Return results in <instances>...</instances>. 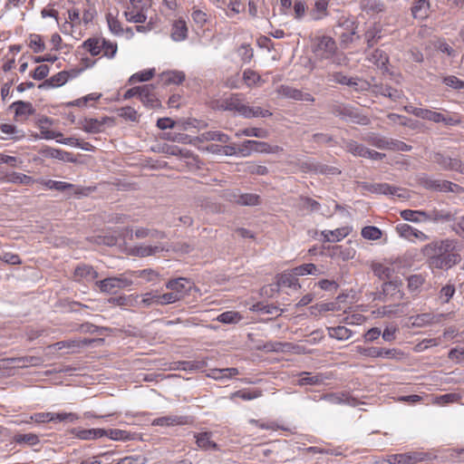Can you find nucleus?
I'll list each match as a JSON object with an SVG mask.
<instances>
[{"label": "nucleus", "instance_id": "nucleus-1", "mask_svg": "<svg viewBox=\"0 0 464 464\" xmlns=\"http://www.w3.org/2000/svg\"><path fill=\"white\" fill-rule=\"evenodd\" d=\"M421 254L427 257L430 267L438 269H449L461 260L458 242L450 238L435 240L423 246Z\"/></svg>", "mask_w": 464, "mask_h": 464}, {"label": "nucleus", "instance_id": "nucleus-2", "mask_svg": "<svg viewBox=\"0 0 464 464\" xmlns=\"http://www.w3.org/2000/svg\"><path fill=\"white\" fill-rule=\"evenodd\" d=\"M219 108L224 111H231L239 113L245 118H266L272 115L268 110L261 107H250L243 102L240 94H232L220 102Z\"/></svg>", "mask_w": 464, "mask_h": 464}, {"label": "nucleus", "instance_id": "nucleus-3", "mask_svg": "<svg viewBox=\"0 0 464 464\" xmlns=\"http://www.w3.org/2000/svg\"><path fill=\"white\" fill-rule=\"evenodd\" d=\"M85 53L92 56H99L112 59L117 53L118 45L116 43L106 40L103 37H91L85 40L80 46Z\"/></svg>", "mask_w": 464, "mask_h": 464}, {"label": "nucleus", "instance_id": "nucleus-4", "mask_svg": "<svg viewBox=\"0 0 464 464\" xmlns=\"http://www.w3.org/2000/svg\"><path fill=\"white\" fill-rule=\"evenodd\" d=\"M410 113L422 120L430 121L435 123H444L449 126L459 125L461 122L460 116L458 113L444 114L441 112L434 111L429 109L423 108H411L407 110Z\"/></svg>", "mask_w": 464, "mask_h": 464}, {"label": "nucleus", "instance_id": "nucleus-5", "mask_svg": "<svg viewBox=\"0 0 464 464\" xmlns=\"http://www.w3.org/2000/svg\"><path fill=\"white\" fill-rule=\"evenodd\" d=\"M151 6L152 0H129L124 16L130 23L143 24L149 17Z\"/></svg>", "mask_w": 464, "mask_h": 464}, {"label": "nucleus", "instance_id": "nucleus-6", "mask_svg": "<svg viewBox=\"0 0 464 464\" xmlns=\"http://www.w3.org/2000/svg\"><path fill=\"white\" fill-rule=\"evenodd\" d=\"M283 149L279 146H271L264 141H257L248 140L244 141L238 146V152L243 157H247L252 151L262 152V153H277L282 151Z\"/></svg>", "mask_w": 464, "mask_h": 464}, {"label": "nucleus", "instance_id": "nucleus-7", "mask_svg": "<svg viewBox=\"0 0 464 464\" xmlns=\"http://www.w3.org/2000/svg\"><path fill=\"white\" fill-rule=\"evenodd\" d=\"M102 292L114 294L118 289H124L132 285V280L125 276L108 277L96 282Z\"/></svg>", "mask_w": 464, "mask_h": 464}, {"label": "nucleus", "instance_id": "nucleus-8", "mask_svg": "<svg viewBox=\"0 0 464 464\" xmlns=\"http://www.w3.org/2000/svg\"><path fill=\"white\" fill-rule=\"evenodd\" d=\"M82 72V69H71L68 71H61L50 78L46 79L39 88H58L64 85L69 80L78 77Z\"/></svg>", "mask_w": 464, "mask_h": 464}, {"label": "nucleus", "instance_id": "nucleus-9", "mask_svg": "<svg viewBox=\"0 0 464 464\" xmlns=\"http://www.w3.org/2000/svg\"><path fill=\"white\" fill-rule=\"evenodd\" d=\"M30 420L34 421L35 423H47V422H62V421H70L73 422L79 420V416L73 412H36L31 415Z\"/></svg>", "mask_w": 464, "mask_h": 464}, {"label": "nucleus", "instance_id": "nucleus-10", "mask_svg": "<svg viewBox=\"0 0 464 464\" xmlns=\"http://www.w3.org/2000/svg\"><path fill=\"white\" fill-rule=\"evenodd\" d=\"M336 49V43L330 36H317L314 41V53L321 58H331L335 53Z\"/></svg>", "mask_w": 464, "mask_h": 464}, {"label": "nucleus", "instance_id": "nucleus-11", "mask_svg": "<svg viewBox=\"0 0 464 464\" xmlns=\"http://www.w3.org/2000/svg\"><path fill=\"white\" fill-rule=\"evenodd\" d=\"M432 161L441 169L457 171L464 174V164L458 158H451L443 153L438 152L433 155Z\"/></svg>", "mask_w": 464, "mask_h": 464}, {"label": "nucleus", "instance_id": "nucleus-12", "mask_svg": "<svg viewBox=\"0 0 464 464\" xmlns=\"http://www.w3.org/2000/svg\"><path fill=\"white\" fill-rule=\"evenodd\" d=\"M356 352L363 356L371 358L382 357L389 359H396L402 354V353L397 349H385L381 347H363L361 345L356 346Z\"/></svg>", "mask_w": 464, "mask_h": 464}, {"label": "nucleus", "instance_id": "nucleus-13", "mask_svg": "<svg viewBox=\"0 0 464 464\" xmlns=\"http://www.w3.org/2000/svg\"><path fill=\"white\" fill-rule=\"evenodd\" d=\"M426 459V454L422 452L410 451L406 453L392 454L387 457L390 464H414Z\"/></svg>", "mask_w": 464, "mask_h": 464}, {"label": "nucleus", "instance_id": "nucleus-14", "mask_svg": "<svg viewBox=\"0 0 464 464\" xmlns=\"http://www.w3.org/2000/svg\"><path fill=\"white\" fill-rule=\"evenodd\" d=\"M420 184L428 189L443 191V192H458L459 189V186L448 181V180H440V179H432L429 178H422L420 179Z\"/></svg>", "mask_w": 464, "mask_h": 464}, {"label": "nucleus", "instance_id": "nucleus-15", "mask_svg": "<svg viewBox=\"0 0 464 464\" xmlns=\"http://www.w3.org/2000/svg\"><path fill=\"white\" fill-rule=\"evenodd\" d=\"M396 231L400 237L411 242H415V240L423 242L429 238L425 233L406 223L398 224L396 226Z\"/></svg>", "mask_w": 464, "mask_h": 464}, {"label": "nucleus", "instance_id": "nucleus-16", "mask_svg": "<svg viewBox=\"0 0 464 464\" xmlns=\"http://www.w3.org/2000/svg\"><path fill=\"white\" fill-rule=\"evenodd\" d=\"M113 123V120L110 117H102V119L84 118L81 121V128L89 133H100L104 130L107 123Z\"/></svg>", "mask_w": 464, "mask_h": 464}, {"label": "nucleus", "instance_id": "nucleus-17", "mask_svg": "<svg viewBox=\"0 0 464 464\" xmlns=\"http://www.w3.org/2000/svg\"><path fill=\"white\" fill-rule=\"evenodd\" d=\"M139 99L148 108L157 109L161 107V102L156 96L155 88L151 84L141 85Z\"/></svg>", "mask_w": 464, "mask_h": 464}, {"label": "nucleus", "instance_id": "nucleus-18", "mask_svg": "<svg viewBox=\"0 0 464 464\" xmlns=\"http://www.w3.org/2000/svg\"><path fill=\"white\" fill-rule=\"evenodd\" d=\"M445 315L443 314L435 315L431 313H424L411 316L410 320L413 327H424L435 323H440Z\"/></svg>", "mask_w": 464, "mask_h": 464}, {"label": "nucleus", "instance_id": "nucleus-19", "mask_svg": "<svg viewBox=\"0 0 464 464\" xmlns=\"http://www.w3.org/2000/svg\"><path fill=\"white\" fill-rule=\"evenodd\" d=\"M353 228L349 226L338 227L334 230H323L321 236L324 237V242H339L348 237Z\"/></svg>", "mask_w": 464, "mask_h": 464}, {"label": "nucleus", "instance_id": "nucleus-20", "mask_svg": "<svg viewBox=\"0 0 464 464\" xmlns=\"http://www.w3.org/2000/svg\"><path fill=\"white\" fill-rule=\"evenodd\" d=\"M276 92L281 97L293 99V100H296V101H302V100L312 101L313 100L310 94H308V93L304 94L302 92V91L293 88L288 85H280L276 89Z\"/></svg>", "mask_w": 464, "mask_h": 464}, {"label": "nucleus", "instance_id": "nucleus-21", "mask_svg": "<svg viewBox=\"0 0 464 464\" xmlns=\"http://www.w3.org/2000/svg\"><path fill=\"white\" fill-rule=\"evenodd\" d=\"M188 423V417L179 415H168L157 418L152 420L153 426L170 427L183 426Z\"/></svg>", "mask_w": 464, "mask_h": 464}, {"label": "nucleus", "instance_id": "nucleus-22", "mask_svg": "<svg viewBox=\"0 0 464 464\" xmlns=\"http://www.w3.org/2000/svg\"><path fill=\"white\" fill-rule=\"evenodd\" d=\"M11 108L14 111L17 120L24 121L34 113L33 104L29 102L17 101L12 103Z\"/></svg>", "mask_w": 464, "mask_h": 464}, {"label": "nucleus", "instance_id": "nucleus-23", "mask_svg": "<svg viewBox=\"0 0 464 464\" xmlns=\"http://www.w3.org/2000/svg\"><path fill=\"white\" fill-rule=\"evenodd\" d=\"M296 276H297L294 274L293 269L291 271H285L277 275V285L279 287H289L295 290H298L301 288V285L299 284Z\"/></svg>", "mask_w": 464, "mask_h": 464}, {"label": "nucleus", "instance_id": "nucleus-24", "mask_svg": "<svg viewBox=\"0 0 464 464\" xmlns=\"http://www.w3.org/2000/svg\"><path fill=\"white\" fill-rule=\"evenodd\" d=\"M372 192L383 194L392 197L405 198L406 191L402 188L392 187L387 183L376 184L372 186Z\"/></svg>", "mask_w": 464, "mask_h": 464}, {"label": "nucleus", "instance_id": "nucleus-25", "mask_svg": "<svg viewBox=\"0 0 464 464\" xmlns=\"http://www.w3.org/2000/svg\"><path fill=\"white\" fill-rule=\"evenodd\" d=\"M186 75L182 71H167L160 75V81L164 85H179L185 81Z\"/></svg>", "mask_w": 464, "mask_h": 464}, {"label": "nucleus", "instance_id": "nucleus-26", "mask_svg": "<svg viewBox=\"0 0 464 464\" xmlns=\"http://www.w3.org/2000/svg\"><path fill=\"white\" fill-rule=\"evenodd\" d=\"M188 35V26L183 19L175 20L171 26L170 36L176 42L183 41Z\"/></svg>", "mask_w": 464, "mask_h": 464}, {"label": "nucleus", "instance_id": "nucleus-27", "mask_svg": "<svg viewBox=\"0 0 464 464\" xmlns=\"http://www.w3.org/2000/svg\"><path fill=\"white\" fill-rule=\"evenodd\" d=\"M328 0H316L309 14L312 20H322L328 15Z\"/></svg>", "mask_w": 464, "mask_h": 464}, {"label": "nucleus", "instance_id": "nucleus-28", "mask_svg": "<svg viewBox=\"0 0 464 464\" xmlns=\"http://www.w3.org/2000/svg\"><path fill=\"white\" fill-rule=\"evenodd\" d=\"M50 124L51 121L47 117L39 120L38 127L40 130L41 137L45 140H53L63 137L61 132L51 130Z\"/></svg>", "mask_w": 464, "mask_h": 464}, {"label": "nucleus", "instance_id": "nucleus-29", "mask_svg": "<svg viewBox=\"0 0 464 464\" xmlns=\"http://www.w3.org/2000/svg\"><path fill=\"white\" fill-rule=\"evenodd\" d=\"M430 4V0H414L411 13L414 18L423 19L428 16Z\"/></svg>", "mask_w": 464, "mask_h": 464}, {"label": "nucleus", "instance_id": "nucleus-30", "mask_svg": "<svg viewBox=\"0 0 464 464\" xmlns=\"http://www.w3.org/2000/svg\"><path fill=\"white\" fill-rule=\"evenodd\" d=\"M27 45L34 53H43L46 49L44 37L38 34H30L28 35Z\"/></svg>", "mask_w": 464, "mask_h": 464}, {"label": "nucleus", "instance_id": "nucleus-31", "mask_svg": "<svg viewBox=\"0 0 464 464\" xmlns=\"http://www.w3.org/2000/svg\"><path fill=\"white\" fill-rule=\"evenodd\" d=\"M259 196L253 193L234 195L231 201L241 206H256L259 204Z\"/></svg>", "mask_w": 464, "mask_h": 464}, {"label": "nucleus", "instance_id": "nucleus-32", "mask_svg": "<svg viewBox=\"0 0 464 464\" xmlns=\"http://www.w3.org/2000/svg\"><path fill=\"white\" fill-rule=\"evenodd\" d=\"M372 269L376 276L382 280L391 279L394 274V269L382 263L372 264Z\"/></svg>", "mask_w": 464, "mask_h": 464}, {"label": "nucleus", "instance_id": "nucleus-33", "mask_svg": "<svg viewBox=\"0 0 464 464\" xmlns=\"http://www.w3.org/2000/svg\"><path fill=\"white\" fill-rule=\"evenodd\" d=\"M74 276L77 279H95L97 278L98 274L92 268V266L88 265H81L75 268Z\"/></svg>", "mask_w": 464, "mask_h": 464}, {"label": "nucleus", "instance_id": "nucleus-34", "mask_svg": "<svg viewBox=\"0 0 464 464\" xmlns=\"http://www.w3.org/2000/svg\"><path fill=\"white\" fill-rule=\"evenodd\" d=\"M196 442L198 446L203 450H216L218 445L211 440L210 432H201L196 435Z\"/></svg>", "mask_w": 464, "mask_h": 464}, {"label": "nucleus", "instance_id": "nucleus-35", "mask_svg": "<svg viewBox=\"0 0 464 464\" xmlns=\"http://www.w3.org/2000/svg\"><path fill=\"white\" fill-rule=\"evenodd\" d=\"M5 180L6 182H11V183H14V184H23V185H26V186L31 185L34 182V179L32 177L27 176L23 173H19V172H12L10 174H7L5 177Z\"/></svg>", "mask_w": 464, "mask_h": 464}, {"label": "nucleus", "instance_id": "nucleus-36", "mask_svg": "<svg viewBox=\"0 0 464 464\" xmlns=\"http://www.w3.org/2000/svg\"><path fill=\"white\" fill-rule=\"evenodd\" d=\"M293 272L297 276H305V275H313V276L321 275V272L319 271L317 266L313 263L303 264L301 266H298L293 268Z\"/></svg>", "mask_w": 464, "mask_h": 464}, {"label": "nucleus", "instance_id": "nucleus-37", "mask_svg": "<svg viewBox=\"0 0 464 464\" xmlns=\"http://www.w3.org/2000/svg\"><path fill=\"white\" fill-rule=\"evenodd\" d=\"M106 430L103 429H85L81 430L77 432V437L81 440H94L104 437Z\"/></svg>", "mask_w": 464, "mask_h": 464}, {"label": "nucleus", "instance_id": "nucleus-38", "mask_svg": "<svg viewBox=\"0 0 464 464\" xmlns=\"http://www.w3.org/2000/svg\"><path fill=\"white\" fill-rule=\"evenodd\" d=\"M45 186L51 189H56L59 191H64L66 189H73L75 194H82L83 188H74L72 184L63 182V181H56V180H48L45 182Z\"/></svg>", "mask_w": 464, "mask_h": 464}, {"label": "nucleus", "instance_id": "nucleus-39", "mask_svg": "<svg viewBox=\"0 0 464 464\" xmlns=\"http://www.w3.org/2000/svg\"><path fill=\"white\" fill-rule=\"evenodd\" d=\"M328 334L332 338L343 341L352 336V331L345 326L339 325L328 328Z\"/></svg>", "mask_w": 464, "mask_h": 464}, {"label": "nucleus", "instance_id": "nucleus-40", "mask_svg": "<svg viewBox=\"0 0 464 464\" xmlns=\"http://www.w3.org/2000/svg\"><path fill=\"white\" fill-rule=\"evenodd\" d=\"M298 383L300 385H319L324 382V377L321 373L311 375L309 372H303L300 375Z\"/></svg>", "mask_w": 464, "mask_h": 464}, {"label": "nucleus", "instance_id": "nucleus-41", "mask_svg": "<svg viewBox=\"0 0 464 464\" xmlns=\"http://www.w3.org/2000/svg\"><path fill=\"white\" fill-rule=\"evenodd\" d=\"M239 373L237 368L213 369L208 376L216 380L229 379Z\"/></svg>", "mask_w": 464, "mask_h": 464}, {"label": "nucleus", "instance_id": "nucleus-42", "mask_svg": "<svg viewBox=\"0 0 464 464\" xmlns=\"http://www.w3.org/2000/svg\"><path fill=\"white\" fill-rule=\"evenodd\" d=\"M188 281L186 278L180 277L168 282L167 288L174 292H179L180 298H182L188 288Z\"/></svg>", "mask_w": 464, "mask_h": 464}, {"label": "nucleus", "instance_id": "nucleus-43", "mask_svg": "<svg viewBox=\"0 0 464 464\" xmlns=\"http://www.w3.org/2000/svg\"><path fill=\"white\" fill-rule=\"evenodd\" d=\"M451 218H452V216L450 212L433 209L429 212L425 211L424 221H427V220L433 221V222L449 221L451 219Z\"/></svg>", "mask_w": 464, "mask_h": 464}, {"label": "nucleus", "instance_id": "nucleus-44", "mask_svg": "<svg viewBox=\"0 0 464 464\" xmlns=\"http://www.w3.org/2000/svg\"><path fill=\"white\" fill-rule=\"evenodd\" d=\"M206 366V362L203 361H182L177 362V370L182 371H199Z\"/></svg>", "mask_w": 464, "mask_h": 464}, {"label": "nucleus", "instance_id": "nucleus-45", "mask_svg": "<svg viewBox=\"0 0 464 464\" xmlns=\"http://www.w3.org/2000/svg\"><path fill=\"white\" fill-rule=\"evenodd\" d=\"M400 215L404 220L419 223L424 221L425 211L404 209L401 211Z\"/></svg>", "mask_w": 464, "mask_h": 464}, {"label": "nucleus", "instance_id": "nucleus-46", "mask_svg": "<svg viewBox=\"0 0 464 464\" xmlns=\"http://www.w3.org/2000/svg\"><path fill=\"white\" fill-rule=\"evenodd\" d=\"M242 319V314L237 311H227L217 317V320L223 324H237Z\"/></svg>", "mask_w": 464, "mask_h": 464}, {"label": "nucleus", "instance_id": "nucleus-47", "mask_svg": "<svg viewBox=\"0 0 464 464\" xmlns=\"http://www.w3.org/2000/svg\"><path fill=\"white\" fill-rule=\"evenodd\" d=\"M262 396L261 390H239L231 394V399L240 398L244 401H251Z\"/></svg>", "mask_w": 464, "mask_h": 464}, {"label": "nucleus", "instance_id": "nucleus-48", "mask_svg": "<svg viewBox=\"0 0 464 464\" xmlns=\"http://www.w3.org/2000/svg\"><path fill=\"white\" fill-rule=\"evenodd\" d=\"M345 150L354 156L363 157L370 153V150L356 141L351 140L346 142Z\"/></svg>", "mask_w": 464, "mask_h": 464}, {"label": "nucleus", "instance_id": "nucleus-49", "mask_svg": "<svg viewBox=\"0 0 464 464\" xmlns=\"http://www.w3.org/2000/svg\"><path fill=\"white\" fill-rule=\"evenodd\" d=\"M332 249L333 253L331 254V256H337L343 261L353 258L355 254V250L353 248L343 249L342 246H334L332 247Z\"/></svg>", "mask_w": 464, "mask_h": 464}, {"label": "nucleus", "instance_id": "nucleus-50", "mask_svg": "<svg viewBox=\"0 0 464 464\" xmlns=\"http://www.w3.org/2000/svg\"><path fill=\"white\" fill-rule=\"evenodd\" d=\"M155 69H147L140 72H138L134 74H132L130 79L129 82L133 84L139 82H147L153 78L155 75Z\"/></svg>", "mask_w": 464, "mask_h": 464}, {"label": "nucleus", "instance_id": "nucleus-51", "mask_svg": "<svg viewBox=\"0 0 464 464\" xmlns=\"http://www.w3.org/2000/svg\"><path fill=\"white\" fill-rule=\"evenodd\" d=\"M369 61L378 67H383L389 61L388 55L385 52L376 49L369 56Z\"/></svg>", "mask_w": 464, "mask_h": 464}, {"label": "nucleus", "instance_id": "nucleus-52", "mask_svg": "<svg viewBox=\"0 0 464 464\" xmlns=\"http://www.w3.org/2000/svg\"><path fill=\"white\" fill-rule=\"evenodd\" d=\"M135 237L136 238H145V237H151V238H164L165 234L161 231L154 230V229H149L145 227H140L135 230Z\"/></svg>", "mask_w": 464, "mask_h": 464}, {"label": "nucleus", "instance_id": "nucleus-53", "mask_svg": "<svg viewBox=\"0 0 464 464\" xmlns=\"http://www.w3.org/2000/svg\"><path fill=\"white\" fill-rule=\"evenodd\" d=\"M105 436L111 440L121 441H126L131 439V435L129 431L120 429H111L106 430Z\"/></svg>", "mask_w": 464, "mask_h": 464}, {"label": "nucleus", "instance_id": "nucleus-54", "mask_svg": "<svg viewBox=\"0 0 464 464\" xmlns=\"http://www.w3.org/2000/svg\"><path fill=\"white\" fill-rule=\"evenodd\" d=\"M248 136V137H256V138H267L269 133L266 130L261 128H246L240 132L237 133V136Z\"/></svg>", "mask_w": 464, "mask_h": 464}, {"label": "nucleus", "instance_id": "nucleus-55", "mask_svg": "<svg viewBox=\"0 0 464 464\" xmlns=\"http://www.w3.org/2000/svg\"><path fill=\"white\" fill-rule=\"evenodd\" d=\"M362 237L369 240H377L382 237V230L377 227L367 226L362 229Z\"/></svg>", "mask_w": 464, "mask_h": 464}, {"label": "nucleus", "instance_id": "nucleus-56", "mask_svg": "<svg viewBox=\"0 0 464 464\" xmlns=\"http://www.w3.org/2000/svg\"><path fill=\"white\" fill-rule=\"evenodd\" d=\"M163 249V247H160V246H137L133 249V253L138 256H140V257H145V256H151L157 252H160Z\"/></svg>", "mask_w": 464, "mask_h": 464}, {"label": "nucleus", "instance_id": "nucleus-57", "mask_svg": "<svg viewBox=\"0 0 464 464\" xmlns=\"http://www.w3.org/2000/svg\"><path fill=\"white\" fill-rule=\"evenodd\" d=\"M50 72V66L47 64H40L34 71L30 72L29 75L34 80L42 81L46 80L45 78L48 76Z\"/></svg>", "mask_w": 464, "mask_h": 464}, {"label": "nucleus", "instance_id": "nucleus-58", "mask_svg": "<svg viewBox=\"0 0 464 464\" xmlns=\"http://www.w3.org/2000/svg\"><path fill=\"white\" fill-rule=\"evenodd\" d=\"M243 80L248 87H252L262 81L261 76L251 69L244 71Z\"/></svg>", "mask_w": 464, "mask_h": 464}, {"label": "nucleus", "instance_id": "nucleus-59", "mask_svg": "<svg viewBox=\"0 0 464 464\" xmlns=\"http://www.w3.org/2000/svg\"><path fill=\"white\" fill-rule=\"evenodd\" d=\"M425 283V277L422 275H412L408 277V288L411 292H416Z\"/></svg>", "mask_w": 464, "mask_h": 464}, {"label": "nucleus", "instance_id": "nucleus-60", "mask_svg": "<svg viewBox=\"0 0 464 464\" xmlns=\"http://www.w3.org/2000/svg\"><path fill=\"white\" fill-rule=\"evenodd\" d=\"M118 115L127 121H138L139 115L137 111L130 106L122 107L118 110Z\"/></svg>", "mask_w": 464, "mask_h": 464}, {"label": "nucleus", "instance_id": "nucleus-61", "mask_svg": "<svg viewBox=\"0 0 464 464\" xmlns=\"http://www.w3.org/2000/svg\"><path fill=\"white\" fill-rule=\"evenodd\" d=\"M158 298V304H173L177 301H179L180 298V295L179 292H174L170 290V292L163 294L159 295Z\"/></svg>", "mask_w": 464, "mask_h": 464}, {"label": "nucleus", "instance_id": "nucleus-62", "mask_svg": "<svg viewBox=\"0 0 464 464\" xmlns=\"http://www.w3.org/2000/svg\"><path fill=\"white\" fill-rule=\"evenodd\" d=\"M245 171H246L250 174L260 175V176H264L268 173V169L266 166L257 165L254 162H247L246 164Z\"/></svg>", "mask_w": 464, "mask_h": 464}, {"label": "nucleus", "instance_id": "nucleus-63", "mask_svg": "<svg viewBox=\"0 0 464 464\" xmlns=\"http://www.w3.org/2000/svg\"><path fill=\"white\" fill-rule=\"evenodd\" d=\"M108 26L111 33L114 34H119L122 33V27L121 22L117 19V17L113 16L111 14H108L106 16Z\"/></svg>", "mask_w": 464, "mask_h": 464}, {"label": "nucleus", "instance_id": "nucleus-64", "mask_svg": "<svg viewBox=\"0 0 464 464\" xmlns=\"http://www.w3.org/2000/svg\"><path fill=\"white\" fill-rule=\"evenodd\" d=\"M68 24L71 27L79 26L82 24L81 13L78 8H71L68 10Z\"/></svg>", "mask_w": 464, "mask_h": 464}]
</instances>
